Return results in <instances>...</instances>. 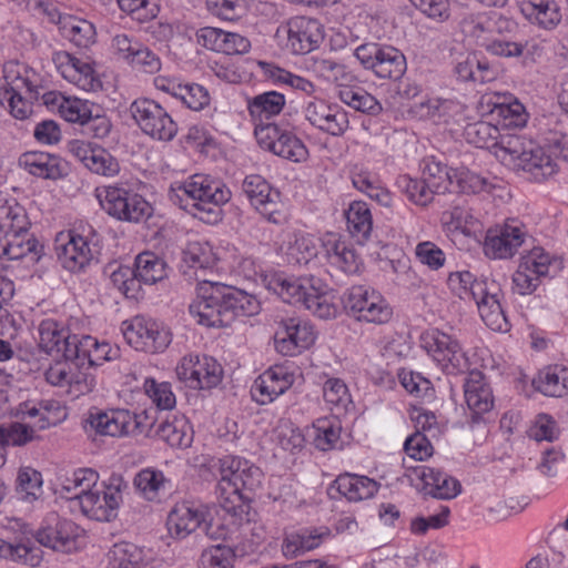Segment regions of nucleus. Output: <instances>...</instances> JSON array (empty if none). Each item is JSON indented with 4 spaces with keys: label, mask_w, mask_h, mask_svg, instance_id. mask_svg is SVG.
<instances>
[{
    "label": "nucleus",
    "mask_w": 568,
    "mask_h": 568,
    "mask_svg": "<svg viewBox=\"0 0 568 568\" xmlns=\"http://www.w3.org/2000/svg\"><path fill=\"white\" fill-rule=\"evenodd\" d=\"M468 143L476 148H496V155L514 170H521L538 182L552 176L557 170L555 160L541 145L515 134H500L489 122L469 123L464 131Z\"/></svg>",
    "instance_id": "1"
},
{
    "label": "nucleus",
    "mask_w": 568,
    "mask_h": 568,
    "mask_svg": "<svg viewBox=\"0 0 568 568\" xmlns=\"http://www.w3.org/2000/svg\"><path fill=\"white\" fill-rule=\"evenodd\" d=\"M196 294L190 314L207 327L229 326L236 316H253L261 308L254 295L219 282L201 281Z\"/></svg>",
    "instance_id": "2"
},
{
    "label": "nucleus",
    "mask_w": 568,
    "mask_h": 568,
    "mask_svg": "<svg viewBox=\"0 0 568 568\" xmlns=\"http://www.w3.org/2000/svg\"><path fill=\"white\" fill-rule=\"evenodd\" d=\"M169 196L184 210L190 206L197 210L201 220L215 222L220 217V205L230 200L231 192L222 182L195 174L183 183L172 185Z\"/></svg>",
    "instance_id": "3"
},
{
    "label": "nucleus",
    "mask_w": 568,
    "mask_h": 568,
    "mask_svg": "<svg viewBox=\"0 0 568 568\" xmlns=\"http://www.w3.org/2000/svg\"><path fill=\"white\" fill-rule=\"evenodd\" d=\"M271 285L285 303L301 305L320 318H332L337 313L336 306L328 301L325 285L315 276H278L272 280Z\"/></svg>",
    "instance_id": "4"
},
{
    "label": "nucleus",
    "mask_w": 568,
    "mask_h": 568,
    "mask_svg": "<svg viewBox=\"0 0 568 568\" xmlns=\"http://www.w3.org/2000/svg\"><path fill=\"white\" fill-rule=\"evenodd\" d=\"M97 192L102 209L119 221L139 223L153 213L144 197L119 185H108Z\"/></svg>",
    "instance_id": "5"
},
{
    "label": "nucleus",
    "mask_w": 568,
    "mask_h": 568,
    "mask_svg": "<svg viewBox=\"0 0 568 568\" xmlns=\"http://www.w3.org/2000/svg\"><path fill=\"white\" fill-rule=\"evenodd\" d=\"M354 55L364 69L379 79L397 81L407 69L405 55L392 45L364 43L355 49Z\"/></svg>",
    "instance_id": "6"
},
{
    "label": "nucleus",
    "mask_w": 568,
    "mask_h": 568,
    "mask_svg": "<svg viewBox=\"0 0 568 568\" xmlns=\"http://www.w3.org/2000/svg\"><path fill=\"white\" fill-rule=\"evenodd\" d=\"M128 484L121 477H112L104 489L92 487L85 494L68 496L77 500L81 511L87 517L98 521H110L116 516V510L122 503V489Z\"/></svg>",
    "instance_id": "7"
},
{
    "label": "nucleus",
    "mask_w": 568,
    "mask_h": 568,
    "mask_svg": "<svg viewBox=\"0 0 568 568\" xmlns=\"http://www.w3.org/2000/svg\"><path fill=\"white\" fill-rule=\"evenodd\" d=\"M129 112L141 131L158 141H171L178 133V125L156 101L140 98L134 100Z\"/></svg>",
    "instance_id": "8"
},
{
    "label": "nucleus",
    "mask_w": 568,
    "mask_h": 568,
    "mask_svg": "<svg viewBox=\"0 0 568 568\" xmlns=\"http://www.w3.org/2000/svg\"><path fill=\"white\" fill-rule=\"evenodd\" d=\"M422 345L447 374H457L468 368V358L458 339L439 329L422 335Z\"/></svg>",
    "instance_id": "9"
},
{
    "label": "nucleus",
    "mask_w": 568,
    "mask_h": 568,
    "mask_svg": "<svg viewBox=\"0 0 568 568\" xmlns=\"http://www.w3.org/2000/svg\"><path fill=\"white\" fill-rule=\"evenodd\" d=\"M91 345L90 338L71 335L68 329L53 320H45L39 326V346L48 355L73 361L79 356V352H85V347Z\"/></svg>",
    "instance_id": "10"
},
{
    "label": "nucleus",
    "mask_w": 568,
    "mask_h": 568,
    "mask_svg": "<svg viewBox=\"0 0 568 568\" xmlns=\"http://www.w3.org/2000/svg\"><path fill=\"white\" fill-rule=\"evenodd\" d=\"M344 307L358 321L378 325L388 323L393 316L392 307L382 295L361 285L349 288L344 298Z\"/></svg>",
    "instance_id": "11"
},
{
    "label": "nucleus",
    "mask_w": 568,
    "mask_h": 568,
    "mask_svg": "<svg viewBox=\"0 0 568 568\" xmlns=\"http://www.w3.org/2000/svg\"><path fill=\"white\" fill-rule=\"evenodd\" d=\"M94 230L88 234H60L55 240V253L61 265L70 272L83 270L98 252V239Z\"/></svg>",
    "instance_id": "12"
},
{
    "label": "nucleus",
    "mask_w": 568,
    "mask_h": 568,
    "mask_svg": "<svg viewBox=\"0 0 568 568\" xmlns=\"http://www.w3.org/2000/svg\"><path fill=\"white\" fill-rule=\"evenodd\" d=\"M255 138L261 148L292 162H303L308 156L304 143L291 131L275 123H260L255 128Z\"/></svg>",
    "instance_id": "13"
},
{
    "label": "nucleus",
    "mask_w": 568,
    "mask_h": 568,
    "mask_svg": "<svg viewBox=\"0 0 568 568\" xmlns=\"http://www.w3.org/2000/svg\"><path fill=\"white\" fill-rule=\"evenodd\" d=\"M123 335L135 349L148 353L164 351L171 343V333L162 324L143 316L123 323Z\"/></svg>",
    "instance_id": "14"
},
{
    "label": "nucleus",
    "mask_w": 568,
    "mask_h": 568,
    "mask_svg": "<svg viewBox=\"0 0 568 568\" xmlns=\"http://www.w3.org/2000/svg\"><path fill=\"white\" fill-rule=\"evenodd\" d=\"M528 236L526 227L518 221L509 220L486 232L484 251L489 258L513 257Z\"/></svg>",
    "instance_id": "15"
},
{
    "label": "nucleus",
    "mask_w": 568,
    "mask_h": 568,
    "mask_svg": "<svg viewBox=\"0 0 568 568\" xmlns=\"http://www.w3.org/2000/svg\"><path fill=\"white\" fill-rule=\"evenodd\" d=\"M223 369L212 357L184 356L176 366L178 378L192 389H211L222 379Z\"/></svg>",
    "instance_id": "16"
},
{
    "label": "nucleus",
    "mask_w": 568,
    "mask_h": 568,
    "mask_svg": "<svg viewBox=\"0 0 568 568\" xmlns=\"http://www.w3.org/2000/svg\"><path fill=\"white\" fill-rule=\"evenodd\" d=\"M242 189L251 204L267 221L275 224L281 222L280 194L271 187L263 176L258 174L247 175L243 181Z\"/></svg>",
    "instance_id": "17"
},
{
    "label": "nucleus",
    "mask_w": 568,
    "mask_h": 568,
    "mask_svg": "<svg viewBox=\"0 0 568 568\" xmlns=\"http://www.w3.org/2000/svg\"><path fill=\"white\" fill-rule=\"evenodd\" d=\"M78 526L55 514L49 515L44 525L37 531V541L55 551L71 552L75 549Z\"/></svg>",
    "instance_id": "18"
},
{
    "label": "nucleus",
    "mask_w": 568,
    "mask_h": 568,
    "mask_svg": "<svg viewBox=\"0 0 568 568\" xmlns=\"http://www.w3.org/2000/svg\"><path fill=\"white\" fill-rule=\"evenodd\" d=\"M303 113L313 126L333 136H341L348 129L347 113L338 105L329 104L324 100L310 101Z\"/></svg>",
    "instance_id": "19"
},
{
    "label": "nucleus",
    "mask_w": 568,
    "mask_h": 568,
    "mask_svg": "<svg viewBox=\"0 0 568 568\" xmlns=\"http://www.w3.org/2000/svg\"><path fill=\"white\" fill-rule=\"evenodd\" d=\"M52 61L60 74L84 91H97L102 88L92 63L88 59L77 58L67 51H58Z\"/></svg>",
    "instance_id": "20"
},
{
    "label": "nucleus",
    "mask_w": 568,
    "mask_h": 568,
    "mask_svg": "<svg viewBox=\"0 0 568 568\" xmlns=\"http://www.w3.org/2000/svg\"><path fill=\"white\" fill-rule=\"evenodd\" d=\"M287 48L295 54H305L316 49L324 34L322 24L312 18L294 17L284 27Z\"/></svg>",
    "instance_id": "21"
},
{
    "label": "nucleus",
    "mask_w": 568,
    "mask_h": 568,
    "mask_svg": "<svg viewBox=\"0 0 568 568\" xmlns=\"http://www.w3.org/2000/svg\"><path fill=\"white\" fill-rule=\"evenodd\" d=\"M293 383L294 374L288 372L285 366L275 365L255 379L251 394L256 403L266 405L285 393Z\"/></svg>",
    "instance_id": "22"
},
{
    "label": "nucleus",
    "mask_w": 568,
    "mask_h": 568,
    "mask_svg": "<svg viewBox=\"0 0 568 568\" xmlns=\"http://www.w3.org/2000/svg\"><path fill=\"white\" fill-rule=\"evenodd\" d=\"M89 423L97 433L108 436H124L133 434L141 426L139 416L126 409L91 412Z\"/></svg>",
    "instance_id": "23"
},
{
    "label": "nucleus",
    "mask_w": 568,
    "mask_h": 568,
    "mask_svg": "<svg viewBox=\"0 0 568 568\" xmlns=\"http://www.w3.org/2000/svg\"><path fill=\"white\" fill-rule=\"evenodd\" d=\"M315 341L313 327L296 318L283 321L275 333L276 349L286 356L310 347Z\"/></svg>",
    "instance_id": "24"
},
{
    "label": "nucleus",
    "mask_w": 568,
    "mask_h": 568,
    "mask_svg": "<svg viewBox=\"0 0 568 568\" xmlns=\"http://www.w3.org/2000/svg\"><path fill=\"white\" fill-rule=\"evenodd\" d=\"M38 245V241L28 233L24 225L0 224V256L19 260L37 253Z\"/></svg>",
    "instance_id": "25"
},
{
    "label": "nucleus",
    "mask_w": 568,
    "mask_h": 568,
    "mask_svg": "<svg viewBox=\"0 0 568 568\" xmlns=\"http://www.w3.org/2000/svg\"><path fill=\"white\" fill-rule=\"evenodd\" d=\"M71 151L93 173L114 176L120 171L115 158L103 148L82 141H74L71 144Z\"/></svg>",
    "instance_id": "26"
},
{
    "label": "nucleus",
    "mask_w": 568,
    "mask_h": 568,
    "mask_svg": "<svg viewBox=\"0 0 568 568\" xmlns=\"http://www.w3.org/2000/svg\"><path fill=\"white\" fill-rule=\"evenodd\" d=\"M520 12L531 23L544 29H554L561 20V13L555 0H519Z\"/></svg>",
    "instance_id": "27"
},
{
    "label": "nucleus",
    "mask_w": 568,
    "mask_h": 568,
    "mask_svg": "<svg viewBox=\"0 0 568 568\" xmlns=\"http://www.w3.org/2000/svg\"><path fill=\"white\" fill-rule=\"evenodd\" d=\"M465 400L468 408L480 415L489 412L494 406L491 389L484 382V375L479 371H471L464 384Z\"/></svg>",
    "instance_id": "28"
},
{
    "label": "nucleus",
    "mask_w": 568,
    "mask_h": 568,
    "mask_svg": "<svg viewBox=\"0 0 568 568\" xmlns=\"http://www.w3.org/2000/svg\"><path fill=\"white\" fill-rule=\"evenodd\" d=\"M203 514L187 504L176 505L169 514L166 526L170 535L183 539L201 528Z\"/></svg>",
    "instance_id": "29"
},
{
    "label": "nucleus",
    "mask_w": 568,
    "mask_h": 568,
    "mask_svg": "<svg viewBox=\"0 0 568 568\" xmlns=\"http://www.w3.org/2000/svg\"><path fill=\"white\" fill-rule=\"evenodd\" d=\"M416 473L435 498L450 499L460 493V483L439 469L422 466L416 468Z\"/></svg>",
    "instance_id": "30"
},
{
    "label": "nucleus",
    "mask_w": 568,
    "mask_h": 568,
    "mask_svg": "<svg viewBox=\"0 0 568 568\" xmlns=\"http://www.w3.org/2000/svg\"><path fill=\"white\" fill-rule=\"evenodd\" d=\"M485 324L495 332H507L509 323L501 307L498 293L491 292L486 284V290L474 301Z\"/></svg>",
    "instance_id": "31"
},
{
    "label": "nucleus",
    "mask_w": 568,
    "mask_h": 568,
    "mask_svg": "<svg viewBox=\"0 0 568 568\" xmlns=\"http://www.w3.org/2000/svg\"><path fill=\"white\" fill-rule=\"evenodd\" d=\"M379 484L366 476L344 474L339 475L331 489L336 490L349 501L368 499L378 490Z\"/></svg>",
    "instance_id": "32"
},
{
    "label": "nucleus",
    "mask_w": 568,
    "mask_h": 568,
    "mask_svg": "<svg viewBox=\"0 0 568 568\" xmlns=\"http://www.w3.org/2000/svg\"><path fill=\"white\" fill-rule=\"evenodd\" d=\"M155 435L173 448L185 449L193 442V429L183 417H173L162 422Z\"/></svg>",
    "instance_id": "33"
},
{
    "label": "nucleus",
    "mask_w": 568,
    "mask_h": 568,
    "mask_svg": "<svg viewBox=\"0 0 568 568\" xmlns=\"http://www.w3.org/2000/svg\"><path fill=\"white\" fill-rule=\"evenodd\" d=\"M165 261L153 252H142L135 257L134 272L138 283L152 285L168 276Z\"/></svg>",
    "instance_id": "34"
},
{
    "label": "nucleus",
    "mask_w": 568,
    "mask_h": 568,
    "mask_svg": "<svg viewBox=\"0 0 568 568\" xmlns=\"http://www.w3.org/2000/svg\"><path fill=\"white\" fill-rule=\"evenodd\" d=\"M535 388L546 396L561 397L568 392V368L550 366L532 381Z\"/></svg>",
    "instance_id": "35"
},
{
    "label": "nucleus",
    "mask_w": 568,
    "mask_h": 568,
    "mask_svg": "<svg viewBox=\"0 0 568 568\" xmlns=\"http://www.w3.org/2000/svg\"><path fill=\"white\" fill-rule=\"evenodd\" d=\"M347 229L358 243L368 240L372 229L371 211L365 202H353L346 211Z\"/></svg>",
    "instance_id": "36"
},
{
    "label": "nucleus",
    "mask_w": 568,
    "mask_h": 568,
    "mask_svg": "<svg viewBox=\"0 0 568 568\" xmlns=\"http://www.w3.org/2000/svg\"><path fill=\"white\" fill-rule=\"evenodd\" d=\"M229 469L234 471L233 480L239 483L241 489L254 490L261 486L263 474L261 469L246 459L226 456Z\"/></svg>",
    "instance_id": "37"
},
{
    "label": "nucleus",
    "mask_w": 568,
    "mask_h": 568,
    "mask_svg": "<svg viewBox=\"0 0 568 568\" xmlns=\"http://www.w3.org/2000/svg\"><path fill=\"white\" fill-rule=\"evenodd\" d=\"M20 164L32 175L43 179H57L61 175L58 159L48 153H26Z\"/></svg>",
    "instance_id": "38"
},
{
    "label": "nucleus",
    "mask_w": 568,
    "mask_h": 568,
    "mask_svg": "<svg viewBox=\"0 0 568 568\" xmlns=\"http://www.w3.org/2000/svg\"><path fill=\"white\" fill-rule=\"evenodd\" d=\"M285 105V98L276 91H267L248 101L250 114L260 120L277 115Z\"/></svg>",
    "instance_id": "39"
},
{
    "label": "nucleus",
    "mask_w": 568,
    "mask_h": 568,
    "mask_svg": "<svg viewBox=\"0 0 568 568\" xmlns=\"http://www.w3.org/2000/svg\"><path fill=\"white\" fill-rule=\"evenodd\" d=\"M112 568H145L143 551L130 542L113 545L109 551Z\"/></svg>",
    "instance_id": "40"
},
{
    "label": "nucleus",
    "mask_w": 568,
    "mask_h": 568,
    "mask_svg": "<svg viewBox=\"0 0 568 568\" xmlns=\"http://www.w3.org/2000/svg\"><path fill=\"white\" fill-rule=\"evenodd\" d=\"M182 263L187 268L194 270V275L196 276L197 270H206L214 266L216 256L207 243L192 242L182 252Z\"/></svg>",
    "instance_id": "41"
},
{
    "label": "nucleus",
    "mask_w": 568,
    "mask_h": 568,
    "mask_svg": "<svg viewBox=\"0 0 568 568\" xmlns=\"http://www.w3.org/2000/svg\"><path fill=\"white\" fill-rule=\"evenodd\" d=\"M486 282L476 281L469 272H456L448 276L452 292L465 301H475L486 290Z\"/></svg>",
    "instance_id": "42"
},
{
    "label": "nucleus",
    "mask_w": 568,
    "mask_h": 568,
    "mask_svg": "<svg viewBox=\"0 0 568 568\" xmlns=\"http://www.w3.org/2000/svg\"><path fill=\"white\" fill-rule=\"evenodd\" d=\"M455 176L456 173L452 174V171L440 162L434 159L424 161L423 180H425L437 194L450 191V186L454 182L453 178Z\"/></svg>",
    "instance_id": "43"
},
{
    "label": "nucleus",
    "mask_w": 568,
    "mask_h": 568,
    "mask_svg": "<svg viewBox=\"0 0 568 568\" xmlns=\"http://www.w3.org/2000/svg\"><path fill=\"white\" fill-rule=\"evenodd\" d=\"M314 445L320 450L326 452L342 447L341 425L338 420L326 418L317 419L314 424Z\"/></svg>",
    "instance_id": "44"
},
{
    "label": "nucleus",
    "mask_w": 568,
    "mask_h": 568,
    "mask_svg": "<svg viewBox=\"0 0 568 568\" xmlns=\"http://www.w3.org/2000/svg\"><path fill=\"white\" fill-rule=\"evenodd\" d=\"M173 97L180 99L187 108L194 111L202 110L210 102L207 90L196 83L172 84L166 89Z\"/></svg>",
    "instance_id": "45"
},
{
    "label": "nucleus",
    "mask_w": 568,
    "mask_h": 568,
    "mask_svg": "<svg viewBox=\"0 0 568 568\" xmlns=\"http://www.w3.org/2000/svg\"><path fill=\"white\" fill-rule=\"evenodd\" d=\"M17 491L28 503L37 500L42 494V475L32 467H22L18 471Z\"/></svg>",
    "instance_id": "46"
},
{
    "label": "nucleus",
    "mask_w": 568,
    "mask_h": 568,
    "mask_svg": "<svg viewBox=\"0 0 568 568\" xmlns=\"http://www.w3.org/2000/svg\"><path fill=\"white\" fill-rule=\"evenodd\" d=\"M442 225L445 231L455 233L460 232L465 235L471 233V227L476 224L477 220L470 210L455 206L450 211H445L440 217Z\"/></svg>",
    "instance_id": "47"
},
{
    "label": "nucleus",
    "mask_w": 568,
    "mask_h": 568,
    "mask_svg": "<svg viewBox=\"0 0 568 568\" xmlns=\"http://www.w3.org/2000/svg\"><path fill=\"white\" fill-rule=\"evenodd\" d=\"M323 396L326 404L331 406V409L336 410L337 414L346 412L348 405L352 404L348 388L339 378H329L325 382Z\"/></svg>",
    "instance_id": "48"
},
{
    "label": "nucleus",
    "mask_w": 568,
    "mask_h": 568,
    "mask_svg": "<svg viewBox=\"0 0 568 568\" xmlns=\"http://www.w3.org/2000/svg\"><path fill=\"white\" fill-rule=\"evenodd\" d=\"M62 29L78 47L87 48L95 40L94 26L84 19L69 18L64 20Z\"/></svg>",
    "instance_id": "49"
},
{
    "label": "nucleus",
    "mask_w": 568,
    "mask_h": 568,
    "mask_svg": "<svg viewBox=\"0 0 568 568\" xmlns=\"http://www.w3.org/2000/svg\"><path fill=\"white\" fill-rule=\"evenodd\" d=\"M71 115L68 118L69 121H78L83 128V132L95 139H104L111 132V121L105 115L97 114L94 116L80 113L70 109Z\"/></svg>",
    "instance_id": "50"
},
{
    "label": "nucleus",
    "mask_w": 568,
    "mask_h": 568,
    "mask_svg": "<svg viewBox=\"0 0 568 568\" xmlns=\"http://www.w3.org/2000/svg\"><path fill=\"white\" fill-rule=\"evenodd\" d=\"M341 100L356 111L376 113L381 110L377 100L361 88H345L339 91Z\"/></svg>",
    "instance_id": "51"
},
{
    "label": "nucleus",
    "mask_w": 568,
    "mask_h": 568,
    "mask_svg": "<svg viewBox=\"0 0 568 568\" xmlns=\"http://www.w3.org/2000/svg\"><path fill=\"white\" fill-rule=\"evenodd\" d=\"M400 186L406 193L407 197L416 205L426 206L433 201L434 191L432 186L425 180L410 179L403 176L400 179Z\"/></svg>",
    "instance_id": "52"
},
{
    "label": "nucleus",
    "mask_w": 568,
    "mask_h": 568,
    "mask_svg": "<svg viewBox=\"0 0 568 568\" xmlns=\"http://www.w3.org/2000/svg\"><path fill=\"white\" fill-rule=\"evenodd\" d=\"M34 433L33 427L18 422L0 426V445L23 446L34 439Z\"/></svg>",
    "instance_id": "53"
},
{
    "label": "nucleus",
    "mask_w": 568,
    "mask_h": 568,
    "mask_svg": "<svg viewBox=\"0 0 568 568\" xmlns=\"http://www.w3.org/2000/svg\"><path fill=\"white\" fill-rule=\"evenodd\" d=\"M320 535L291 534L283 542V552L288 558H295L320 545Z\"/></svg>",
    "instance_id": "54"
},
{
    "label": "nucleus",
    "mask_w": 568,
    "mask_h": 568,
    "mask_svg": "<svg viewBox=\"0 0 568 568\" xmlns=\"http://www.w3.org/2000/svg\"><path fill=\"white\" fill-rule=\"evenodd\" d=\"M519 266L530 275L541 280L548 275L550 257L541 247H534L521 257Z\"/></svg>",
    "instance_id": "55"
},
{
    "label": "nucleus",
    "mask_w": 568,
    "mask_h": 568,
    "mask_svg": "<svg viewBox=\"0 0 568 568\" xmlns=\"http://www.w3.org/2000/svg\"><path fill=\"white\" fill-rule=\"evenodd\" d=\"M98 474L92 469H79L71 478H67L61 486V491L72 495H82L95 486ZM69 495H65L68 498Z\"/></svg>",
    "instance_id": "56"
},
{
    "label": "nucleus",
    "mask_w": 568,
    "mask_h": 568,
    "mask_svg": "<svg viewBox=\"0 0 568 568\" xmlns=\"http://www.w3.org/2000/svg\"><path fill=\"white\" fill-rule=\"evenodd\" d=\"M110 280L114 287H116L126 297H135L140 291V284L135 277L134 267L119 265L112 271Z\"/></svg>",
    "instance_id": "57"
},
{
    "label": "nucleus",
    "mask_w": 568,
    "mask_h": 568,
    "mask_svg": "<svg viewBox=\"0 0 568 568\" xmlns=\"http://www.w3.org/2000/svg\"><path fill=\"white\" fill-rule=\"evenodd\" d=\"M316 254L315 240L310 235H296L287 250V256L297 264H307Z\"/></svg>",
    "instance_id": "58"
},
{
    "label": "nucleus",
    "mask_w": 568,
    "mask_h": 568,
    "mask_svg": "<svg viewBox=\"0 0 568 568\" xmlns=\"http://www.w3.org/2000/svg\"><path fill=\"white\" fill-rule=\"evenodd\" d=\"M164 484V476L161 471L150 468L141 470L134 478V485L144 495L152 500Z\"/></svg>",
    "instance_id": "59"
},
{
    "label": "nucleus",
    "mask_w": 568,
    "mask_h": 568,
    "mask_svg": "<svg viewBox=\"0 0 568 568\" xmlns=\"http://www.w3.org/2000/svg\"><path fill=\"white\" fill-rule=\"evenodd\" d=\"M144 389L159 408L171 409L174 407L175 396L169 383H156L154 379L149 378L144 382Z\"/></svg>",
    "instance_id": "60"
},
{
    "label": "nucleus",
    "mask_w": 568,
    "mask_h": 568,
    "mask_svg": "<svg viewBox=\"0 0 568 568\" xmlns=\"http://www.w3.org/2000/svg\"><path fill=\"white\" fill-rule=\"evenodd\" d=\"M311 61L313 72L327 81H338L345 75V67L331 57L316 55Z\"/></svg>",
    "instance_id": "61"
},
{
    "label": "nucleus",
    "mask_w": 568,
    "mask_h": 568,
    "mask_svg": "<svg viewBox=\"0 0 568 568\" xmlns=\"http://www.w3.org/2000/svg\"><path fill=\"white\" fill-rule=\"evenodd\" d=\"M480 47L494 55L504 58L520 57L525 49V44L521 42L509 41L504 38L483 39Z\"/></svg>",
    "instance_id": "62"
},
{
    "label": "nucleus",
    "mask_w": 568,
    "mask_h": 568,
    "mask_svg": "<svg viewBox=\"0 0 568 568\" xmlns=\"http://www.w3.org/2000/svg\"><path fill=\"white\" fill-rule=\"evenodd\" d=\"M450 106V101L434 98L415 103L413 105V110L420 118L436 122L448 114Z\"/></svg>",
    "instance_id": "63"
},
{
    "label": "nucleus",
    "mask_w": 568,
    "mask_h": 568,
    "mask_svg": "<svg viewBox=\"0 0 568 568\" xmlns=\"http://www.w3.org/2000/svg\"><path fill=\"white\" fill-rule=\"evenodd\" d=\"M233 550L227 546L217 545L203 551L202 568H231Z\"/></svg>",
    "instance_id": "64"
}]
</instances>
